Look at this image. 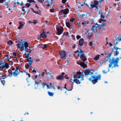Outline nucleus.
I'll use <instances>...</instances> for the list:
<instances>
[{
	"instance_id": "obj_3",
	"label": "nucleus",
	"mask_w": 121,
	"mask_h": 121,
	"mask_svg": "<svg viewBox=\"0 0 121 121\" xmlns=\"http://www.w3.org/2000/svg\"><path fill=\"white\" fill-rule=\"evenodd\" d=\"M101 77L100 74L97 76L93 75L91 76V77L89 78L88 80L92 82L93 84H95L98 82V80L101 79Z\"/></svg>"
},
{
	"instance_id": "obj_62",
	"label": "nucleus",
	"mask_w": 121,
	"mask_h": 121,
	"mask_svg": "<svg viewBox=\"0 0 121 121\" xmlns=\"http://www.w3.org/2000/svg\"><path fill=\"white\" fill-rule=\"evenodd\" d=\"M83 4H86L88 7H89L88 4H87V3H86V2H84L83 3Z\"/></svg>"
},
{
	"instance_id": "obj_63",
	"label": "nucleus",
	"mask_w": 121,
	"mask_h": 121,
	"mask_svg": "<svg viewBox=\"0 0 121 121\" xmlns=\"http://www.w3.org/2000/svg\"><path fill=\"white\" fill-rule=\"evenodd\" d=\"M103 73L104 74H106V73L107 72V71H106L105 70H103Z\"/></svg>"
},
{
	"instance_id": "obj_64",
	"label": "nucleus",
	"mask_w": 121,
	"mask_h": 121,
	"mask_svg": "<svg viewBox=\"0 0 121 121\" xmlns=\"http://www.w3.org/2000/svg\"><path fill=\"white\" fill-rule=\"evenodd\" d=\"M26 75H28V77L29 78V77H30V73H26Z\"/></svg>"
},
{
	"instance_id": "obj_5",
	"label": "nucleus",
	"mask_w": 121,
	"mask_h": 121,
	"mask_svg": "<svg viewBox=\"0 0 121 121\" xmlns=\"http://www.w3.org/2000/svg\"><path fill=\"white\" fill-rule=\"evenodd\" d=\"M26 43H28L26 42H24L22 40H19L18 41L17 44V48H20L22 50H24V47L25 46V44Z\"/></svg>"
},
{
	"instance_id": "obj_49",
	"label": "nucleus",
	"mask_w": 121,
	"mask_h": 121,
	"mask_svg": "<svg viewBox=\"0 0 121 121\" xmlns=\"http://www.w3.org/2000/svg\"><path fill=\"white\" fill-rule=\"evenodd\" d=\"M81 36L78 35H77L76 36L77 38L78 39H79L81 38Z\"/></svg>"
},
{
	"instance_id": "obj_59",
	"label": "nucleus",
	"mask_w": 121,
	"mask_h": 121,
	"mask_svg": "<svg viewBox=\"0 0 121 121\" xmlns=\"http://www.w3.org/2000/svg\"><path fill=\"white\" fill-rule=\"evenodd\" d=\"M6 0H0V3H3L4 1H5Z\"/></svg>"
},
{
	"instance_id": "obj_60",
	"label": "nucleus",
	"mask_w": 121,
	"mask_h": 121,
	"mask_svg": "<svg viewBox=\"0 0 121 121\" xmlns=\"http://www.w3.org/2000/svg\"><path fill=\"white\" fill-rule=\"evenodd\" d=\"M43 45V48H46L47 46V44H44Z\"/></svg>"
},
{
	"instance_id": "obj_50",
	"label": "nucleus",
	"mask_w": 121,
	"mask_h": 121,
	"mask_svg": "<svg viewBox=\"0 0 121 121\" xmlns=\"http://www.w3.org/2000/svg\"><path fill=\"white\" fill-rule=\"evenodd\" d=\"M75 19L74 18H72L70 20V22H73L75 20Z\"/></svg>"
},
{
	"instance_id": "obj_13",
	"label": "nucleus",
	"mask_w": 121,
	"mask_h": 121,
	"mask_svg": "<svg viewBox=\"0 0 121 121\" xmlns=\"http://www.w3.org/2000/svg\"><path fill=\"white\" fill-rule=\"evenodd\" d=\"M80 57L81 60L83 61H85L87 59L86 57L84 54H83Z\"/></svg>"
},
{
	"instance_id": "obj_19",
	"label": "nucleus",
	"mask_w": 121,
	"mask_h": 121,
	"mask_svg": "<svg viewBox=\"0 0 121 121\" xmlns=\"http://www.w3.org/2000/svg\"><path fill=\"white\" fill-rule=\"evenodd\" d=\"M4 57L3 58L4 60H5L7 59L9 61V60L10 58H9V55H4Z\"/></svg>"
},
{
	"instance_id": "obj_9",
	"label": "nucleus",
	"mask_w": 121,
	"mask_h": 121,
	"mask_svg": "<svg viewBox=\"0 0 121 121\" xmlns=\"http://www.w3.org/2000/svg\"><path fill=\"white\" fill-rule=\"evenodd\" d=\"M96 25H97L98 26V28L99 30H100L101 29V26H99V25L96 23L92 27V28L91 30L93 31L94 33H97V30L96 29Z\"/></svg>"
},
{
	"instance_id": "obj_2",
	"label": "nucleus",
	"mask_w": 121,
	"mask_h": 121,
	"mask_svg": "<svg viewBox=\"0 0 121 121\" xmlns=\"http://www.w3.org/2000/svg\"><path fill=\"white\" fill-rule=\"evenodd\" d=\"M94 72L93 69H87L82 72L78 71L77 72L76 74L77 75H79L78 77H80L81 79H79V80H80V82H81V81L84 80V77H86V78H87L88 75L93 74Z\"/></svg>"
},
{
	"instance_id": "obj_12",
	"label": "nucleus",
	"mask_w": 121,
	"mask_h": 121,
	"mask_svg": "<svg viewBox=\"0 0 121 121\" xmlns=\"http://www.w3.org/2000/svg\"><path fill=\"white\" fill-rule=\"evenodd\" d=\"M60 13H63L65 15H66L69 12V10L68 9L66 8L64 9H63L60 11Z\"/></svg>"
},
{
	"instance_id": "obj_44",
	"label": "nucleus",
	"mask_w": 121,
	"mask_h": 121,
	"mask_svg": "<svg viewBox=\"0 0 121 121\" xmlns=\"http://www.w3.org/2000/svg\"><path fill=\"white\" fill-rule=\"evenodd\" d=\"M31 5V4L30 3H26V7H30V5Z\"/></svg>"
},
{
	"instance_id": "obj_18",
	"label": "nucleus",
	"mask_w": 121,
	"mask_h": 121,
	"mask_svg": "<svg viewBox=\"0 0 121 121\" xmlns=\"http://www.w3.org/2000/svg\"><path fill=\"white\" fill-rule=\"evenodd\" d=\"M47 36L46 35L45 33L44 32H43L40 34V37L42 38H46Z\"/></svg>"
},
{
	"instance_id": "obj_17",
	"label": "nucleus",
	"mask_w": 121,
	"mask_h": 121,
	"mask_svg": "<svg viewBox=\"0 0 121 121\" xmlns=\"http://www.w3.org/2000/svg\"><path fill=\"white\" fill-rule=\"evenodd\" d=\"M19 26L18 27V28L20 29H22L23 26V24L22 23V22L21 21H19Z\"/></svg>"
},
{
	"instance_id": "obj_46",
	"label": "nucleus",
	"mask_w": 121,
	"mask_h": 121,
	"mask_svg": "<svg viewBox=\"0 0 121 121\" xmlns=\"http://www.w3.org/2000/svg\"><path fill=\"white\" fill-rule=\"evenodd\" d=\"M1 82L2 83L3 85H4V84L5 83V81L4 80H1Z\"/></svg>"
},
{
	"instance_id": "obj_43",
	"label": "nucleus",
	"mask_w": 121,
	"mask_h": 121,
	"mask_svg": "<svg viewBox=\"0 0 121 121\" xmlns=\"http://www.w3.org/2000/svg\"><path fill=\"white\" fill-rule=\"evenodd\" d=\"M115 49L116 50H117L118 49H119L120 50L121 49L120 48H118V47H114L112 49H113H113Z\"/></svg>"
},
{
	"instance_id": "obj_1",
	"label": "nucleus",
	"mask_w": 121,
	"mask_h": 121,
	"mask_svg": "<svg viewBox=\"0 0 121 121\" xmlns=\"http://www.w3.org/2000/svg\"><path fill=\"white\" fill-rule=\"evenodd\" d=\"M113 51L111 52L110 54H108L106 57L105 58L106 59L107 58V59L106 60V61H107L109 59V62L110 63L108 65V71H109V69L110 68L112 65V64H113L114 65L112 67V68H114L116 67H118L119 66L118 64V61L119 60V58L118 57L116 59H115L114 57H113L112 59H110V56L112 53Z\"/></svg>"
},
{
	"instance_id": "obj_21",
	"label": "nucleus",
	"mask_w": 121,
	"mask_h": 121,
	"mask_svg": "<svg viewBox=\"0 0 121 121\" xmlns=\"http://www.w3.org/2000/svg\"><path fill=\"white\" fill-rule=\"evenodd\" d=\"M89 23V22L88 21H85L84 22H83L82 23V25L85 26L86 24H88Z\"/></svg>"
},
{
	"instance_id": "obj_29",
	"label": "nucleus",
	"mask_w": 121,
	"mask_h": 121,
	"mask_svg": "<svg viewBox=\"0 0 121 121\" xmlns=\"http://www.w3.org/2000/svg\"><path fill=\"white\" fill-rule=\"evenodd\" d=\"M99 14H101L100 16V17L101 18H104V17L102 15H103V12H99Z\"/></svg>"
},
{
	"instance_id": "obj_39",
	"label": "nucleus",
	"mask_w": 121,
	"mask_h": 121,
	"mask_svg": "<svg viewBox=\"0 0 121 121\" xmlns=\"http://www.w3.org/2000/svg\"><path fill=\"white\" fill-rule=\"evenodd\" d=\"M24 55H25V58H28V57L29 56V55H30V54H29L28 53H27V54H26L25 53L24 54Z\"/></svg>"
},
{
	"instance_id": "obj_37",
	"label": "nucleus",
	"mask_w": 121,
	"mask_h": 121,
	"mask_svg": "<svg viewBox=\"0 0 121 121\" xmlns=\"http://www.w3.org/2000/svg\"><path fill=\"white\" fill-rule=\"evenodd\" d=\"M90 5H91V7L92 9H93L95 7V5L94 4H90Z\"/></svg>"
},
{
	"instance_id": "obj_55",
	"label": "nucleus",
	"mask_w": 121,
	"mask_h": 121,
	"mask_svg": "<svg viewBox=\"0 0 121 121\" xmlns=\"http://www.w3.org/2000/svg\"><path fill=\"white\" fill-rule=\"evenodd\" d=\"M93 45L92 42H90L89 43V45L90 46H92Z\"/></svg>"
},
{
	"instance_id": "obj_41",
	"label": "nucleus",
	"mask_w": 121,
	"mask_h": 121,
	"mask_svg": "<svg viewBox=\"0 0 121 121\" xmlns=\"http://www.w3.org/2000/svg\"><path fill=\"white\" fill-rule=\"evenodd\" d=\"M116 54L115 55H114V56H117L118 54H119V52L117 50H116Z\"/></svg>"
},
{
	"instance_id": "obj_25",
	"label": "nucleus",
	"mask_w": 121,
	"mask_h": 121,
	"mask_svg": "<svg viewBox=\"0 0 121 121\" xmlns=\"http://www.w3.org/2000/svg\"><path fill=\"white\" fill-rule=\"evenodd\" d=\"M17 72L16 70L15 71L13 72V75L14 77H16L18 75V74L19 73H16V72Z\"/></svg>"
},
{
	"instance_id": "obj_48",
	"label": "nucleus",
	"mask_w": 121,
	"mask_h": 121,
	"mask_svg": "<svg viewBox=\"0 0 121 121\" xmlns=\"http://www.w3.org/2000/svg\"><path fill=\"white\" fill-rule=\"evenodd\" d=\"M50 12L51 13H53L54 12L53 9H51L50 10Z\"/></svg>"
},
{
	"instance_id": "obj_10",
	"label": "nucleus",
	"mask_w": 121,
	"mask_h": 121,
	"mask_svg": "<svg viewBox=\"0 0 121 121\" xmlns=\"http://www.w3.org/2000/svg\"><path fill=\"white\" fill-rule=\"evenodd\" d=\"M46 1L48 2V4L46 5L44 4V5L49 7V6H51L52 7H53V6H54L52 0H46Z\"/></svg>"
},
{
	"instance_id": "obj_15",
	"label": "nucleus",
	"mask_w": 121,
	"mask_h": 121,
	"mask_svg": "<svg viewBox=\"0 0 121 121\" xmlns=\"http://www.w3.org/2000/svg\"><path fill=\"white\" fill-rule=\"evenodd\" d=\"M84 61L82 62L80 64V65L83 68H85L87 67V65H86L85 64Z\"/></svg>"
},
{
	"instance_id": "obj_30",
	"label": "nucleus",
	"mask_w": 121,
	"mask_h": 121,
	"mask_svg": "<svg viewBox=\"0 0 121 121\" xmlns=\"http://www.w3.org/2000/svg\"><path fill=\"white\" fill-rule=\"evenodd\" d=\"M45 73L46 74H51V73H52L51 72L50 70H48V72L47 71H45Z\"/></svg>"
},
{
	"instance_id": "obj_6",
	"label": "nucleus",
	"mask_w": 121,
	"mask_h": 121,
	"mask_svg": "<svg viewBox=\"0 0 121 121\" xmlns=\"http://www.w3.org/2000/svg\"><path fill=\"white\" fill-rule=\"evenodd\" d=\"M83 54H84L83 51L80 49L75 51L74 53L75 56L77 55L78 56H80Z\"/></svg>"
},
{
	"instance_id": "obj_16",
	"label": "nucleus",
	"mask_w": 121,
	"mask_h": 121,
	"mask_svg": "<svg viewBox=\"0 0 121 121\" xmlns=\"http://www.w3.org/2000/svg\"><path fill=\"white\" fill-rule=\"evenodd\" d=\"M64 78V76H62V75L58 76L56 77V79L59 80H61L63 79Z\"/></svg>"
},
{
	"instance_id": "obj_36",
	"label": "nucleus",
	"mask_w": 121,
	"mask_h": 121,
	"mask_svg": "<svg viewBox=\"0 0 121 121\" xmlns=\"http://www.w3.org/2000/svg\"><path fill=\"white\" fill-rule=\"evenodd\" d=\"M27 1L29 3H33V2L34 3H35V1H34L33 0H28Z\"/></svg>"
},
{
	"instance_id": "obj_52",
	"label": "nucleus",
	"mask_w": 121,
	"mask_h": 121,
	"mask_svg": "<svg viewBox=\"0 0 121 121\" xmlns=\"http://www.w3.org/2000/svg\"><path fill=\"white\" fill-rule=\"evenodd\" d=\"M17 54L16 53V52H14L13 54V55L14 56H17Z\"/></svg>"
},
{
	"instance_id": "obj_54",
	"label": "nucleus",
	"mask_w": 121,
	"mask_h": 121,
	"mask_svg": "<svg viewBox=\"0 0 121 121\" xmlns=\"http://www.w3.org/2000/svg\"><path fill=\"white\" fill-rule=\"evenodd\" d=\"M17 56H18L16 58L17 59H18L20 57H21V56H20V55L19 54H17Z\"/></svg>"
},
{
	"instance_id": "obj_51",
	"label": "nucleus",
	"mask_w": 121,
	"mask_h": 121,
	"mask_svg": "<svg viewBox=\"0 0 121 121\" xmlns=\"http://www.w3.org/2000/svg\"><path fill=\"white\" fill-rule=\"evenodd\" d=\"M30 67V66L28 64L27 65L26 67V69H27L28 68Z\"/></svg>"
},
{
	"instance_id": "obj_7",
	"label": "nucleus",
	"mask_w": 121,
	"mask_h": 121,
	"mask_svg": "<svg viewBox=\"0 0 121 121\" xmlns=\"http://www.w3.org/2000/svg\"><path fill=\"white\" fill-rule=\"evenodd\" d=\"M59 54L60 56V58L64 60L66 55V52L64 50H61L59 51Z\"/></svg>"
},
{
	"instance_id": "obj_20",
	"label": "nucleus",
	"mask_w": 121,
	"mask_h": 121,
	"mask_svg": "<svg viewBox=\"0 0 121 121\" xmlns=\"http://www.w3.org/2000/svg\"><path fill=\"white\" fill-rule=\"evenodd\" d=\"M26 60H27V61H28L29 62V64L30 65H31L32 63V60H29L28 58H27Z\"/></svg>"
},
{
	"instance_id": "obj_4",
	"label": "nucleus",
	"mask_w": 121,
	"mask_h": 121,
	"mask_svg": "<svg viewBox=\"0 0 121 121\" xmlns=\"http://www.w3.org/2000/svg\"><path fill=\"white\" fill-rule=\"evenodd\" d=\"M75 72L72 73L71 74V76L73 78H74L73 80V82H75L77 84H80L81 82H80V80H79V79H80V77H77V75L75 74Z\"/></svg>"
},
{
	"instance_id": "obj_14",
	"label": "nucleus",
	"mask_w": 121,
	"mask_h": 121,
	"mask_svg": "<svg viewBox=\"0 0 121 121\" xmlns=\"http://www.w3.org/2000/svg\"><path fill=\"white\" fill-rule=\"evenodd\" d=\"M84 40L82 38L79 41L78 44L80 46H81L83 44Z\"/></svg>"
},
{
	"instance_id": "obj_33",
	"label": "nucleus",
	"mask_w": 121,
	"mask_h": 121,
	"mask_svg": "<svg viewBox=\"0 0 121 121\" xmlns=\"http://www.w3.org/2000/svg\"><path fill=\"white\" fill-rule=\"evenodd\" d=\"M35 13L37 14H41V12L40 10H38L37 11L35 12Z\"/></svg>"
},
{
	"instance_id": "obj_38",
	"label": "nucleus",
	"mask_w": 121,
	"mask_h": 121,
	"mask_svg": "<svg viewBox=\"0 0 121 121\" xmlns=\"http://www.w3.org/2000/svg\"><path fill=\"white\" fill-rule=\"evenodd\" d=\"M64 35H65L66 36H68L69 35V33L68 32H65L64 33Z\"/></svg>"
},
{
	"instance_id": "obj_53",
	"label": "nucleus",
	"mask_w": 121,
	"mask_h": 121,
	"mask_svg": "<svg viewBox=\"0 0 121 121\" xmlns=\"http://www.w3.org/2000/svg\"><path fill=\"white\" fill-rule=\"evenodd\" d=\"M73 78H70V80L69 81V82H72V83L73 84L74 82H72L73 80Z\"/></svg>"
},
{
	"instance_id": "obj_11",
	"label": "nucleus",
	"mask_w": 121,
	"mask_h": 121,
	"mask_svg": "<svg viewBox=\"0 0 121 121\" xmlns=\"http://www.w3.org/2000/svg\"><path fill=\"white\" fill-rule=\"evenodd\" d=\"M1 68H8L9 67V63L5 62L3 63L2 62L1 65Z\"/></svg>"
},
{
	"instance_id": "obj_32",
	"label": "nucleus",
	"mask_w": 121,
	"mask_h": 121,
	"mask_svg": "<svg viewBox=\"0 0 121 121\" xmlns=\"http://www.w3.org/2000/svg\"><path fill=\"white\" fill-rule=\"evenodd\" d=\"M98 3L99 2L95 0L94 1V4L95 5H97L98 4Z\"/></svg>"
},
{
	"instance_id": "obj_22",
	"label": "nucleus",
	"mask_w": 121,
	"mask_h": 121,
	"mask_svg": "<svg viewBox=\"0 0 121 121\" xmlns=\"http://www.w3.org/2000/svg\"><path fill=\"white\" fill-rule=\"evenodd\" d=\"M48 94L49 96H53L54 94V93L50 92L49 91H48Z\"/></svg>"
},
{
	"instance_id": "obj_8",
	"label": "nucleus",
	"mask_w": 121,
	"mask_h": 121,
	"mask_svg": "<svg viewBox=\"0 0 121 121\" xmlns=\"http://www.w3.org/2000/svg\"><path fill=\"white\" fill-rule=\"evenodd\" d=\"M56 28L57 31V34L58 35H60L62 34L64 31V28L61 26H60V27H58L56 26Z\"/></svg>"
},
{
	"instance_id": "obj_57",
	"label": "nucleus",
	"mask_w": 121,
	"mask_h": 121,
	"mask_svg": "<svg viewBox=\"0 0 121 121\" xmlns=\"http://www.w3.org/2000/svg\"><path fill=\"white\" fill-rule=\"evenodd\" d=\"M94 21L93 20H91L89 23H90L91 24H93L94 23Z\"/></svg>"
},
{
	"instance_id": "obj_23",
	"label": "nucleus",
	"mask_w": 121,
	"mask_h": 121,
	"mask_svg": "<svg viewBox=\"0 0 121 121\" xmlns=\"http://www.w3.org/2000/svg\"><path fill=\"white\" fill-rule=\"evenodd\" d=\"M100 56H101L100 55H98L94 58V59L95 60H97L99 59Z\"/></svg>"
},
{
	"instance_id": "obj_26",
	"label": "nucleus",
	"mask_w": 121,
	"mask_h": 121,
	"mask_svg": "<svg viewBox=\"0 0 121 121\" xmlns=\"http://www.w3.org/2000/svg\"><path fill=\"white\" fill-rule=\"evenodd\" d=\"M66 25L67 27L69 28H70L71 27L70 23L69 22H68L66 23Z\"/></svg>"
},
{
	"instance_id": "obj_56",
	"label": "nucleus",
	"mask_w": 121,
	"mask_h": 121,
	"mask_svg": "<svg viewBox=\"0 0 121 121\" xmlns=\"http://www.w3.org/2000/svg\"><path fill=\"white\" fill-rule=\"evenodd\" d=\"M38 0L40 3H43L44 1V0Z\"/></svg>"
},
{
	"instance_id": "obj_58",
	"label": "nucleus",
	"mask_w": 121,
	"mask_h": 121,
	"mask_svg": "<svg viewBox=\"0 0 121 121\" xmlns=\"http://www.w3.org/2000/svg\"><path fill=\"white\" fill-rule=\"evenodd\" d=\"M66 1V0H62V2L63 4L65 3Z\"/></svg>"
},
{
	"instance_id": "obj_40",
	"label": "nucleus",
	"mask_w": 121,
	"mask_h": 121,
	"mask_svg": "<svg viewBox=\"0 0 121 121\" xmlns=\"http://www.w3.org/2000/svg\"><path fill=\"white\" fill-rule=\"evenodd\" d=\"M106 61V60H102L100 62V64L101 65H102L103 63L105 62V61Z\"/></svg>"
},
{
	"instance_id": "obj_35",
	"label": "nucleus",
	"mask_w": 121,
	"mask_h": 121,
	"mask_svg": "<svg viewBox=\"0 0 121 121\" xmlns=\"http://www.w3.org/2000/svg\"><path fill=\"white\" fill-rule=\"evenodd\" d=\"M41 80H40V82H39V81L36 82L35 81V85H38L39 84L40 82H41Z\"/></svg>"
},
{
	"instance_id": "obj_61",
	"label": "nucleus",
	"mask_w": 121,
	"mask_h": 121,
	"mask_svg": "<svg viewBox=\"0 0 121 121\" xmlns=\"http://www.w3.org/2000/svg\"><path fill=\"white\" fill-rule=\"evenodd\" d=\"M105 25H106L105 23H102L101 25V26H105Z\"/></svg>"
},
{
	"instance_id": "obj_47",
	"label": "nucleus",
	"mask_w": 121,
	"mask_h": 121,
	"mask_svg": "<svg viewBox=\"0 0 121 121\" xmlns=\"http://www.w3.org/2000/svg\"><path fill=\"white\" fill-rule=\"evenodd\" d=\"M39 46L40 47L43 48V45L42 43H40L39 44Z\"/></svg>"
},
{
	"instance_id": "obj_34",
	"label": "nucleus",
	"mask_w": 121,
	"mask_h": 121,
	"mask_svg": "<svg viewBox=\"0 0 121 121\" xmlns=\"http://www.w3.org/2000/svg\"><path fill=\"white\" fill-rule=\"evenodd\" d=\"M32 22L33 23H34V24L35 25L38 22L37 20H33V21Z\"/></svg>"
},
{
	"instance_id": "obj_31",
	"label": "nucleus",
	"mask_w": 121,
	"mask_h": 121,
	"mask_svg": "<svg viewBox=\"0 0 121 121\" xmlns=\"http://www.w3.org/2000/svg\"><path fill=\"white\" fill-rule=\"evenodd\" d=\"M42 85L43 86L42 87L43 88H44L45 86H46L47 84L46 82L42 83Z\"/></svg>"
},
{
	"instance_id": "obj_27",
	"label": "nucleus",
	"mask_w": 121,
	"mask_h": 121,
	"mask_svg": "<svg viewBox=\"0 0 121 121\" xmlns=\"http://www.w3.org/2000/svg\"><path fill=\"white\" fill-rule=\"evenodd\" d=\"M117 39H118L119 41H121V36H120L119 35L117 34Z\"/></svg>"
},
{
	"instance_id": "obj_24",
	"label": "nucleus",
	"mask_w": 121,
	"mask_h": 121,
	"mask_svg": "<svg viewBox=\"0 0 121 121\" xmlns=\"http://www.w3.org/2000/svg\"><path fill=\"white\" fill-rule=\"evenodd\" d=\"M7 43L8 44H9L10 45L13 44L14 43L13 41L11 40H9L7 42Z\"/></svg>"
},
{
	"instance_id": "obj_28",
	"label": "nucleus",
	"mask_w": 121,
	"mask_h": 121,
	"mask_svg": "<svg viewBox=\"0 0 121 121\" xmlns=\"http://www.w3.org/2000/svg\"><path fill=\"white\" fill-rule=\"evenodd\" d=\"M28 43H26V44H25V46L24 47H25V50L26 52H27L26 48H27L28 47Z\"/></svg>"
},
{
	"instance_id": "obj_45",
	"label": "nucleus",
	"mask_w": 121,
	"mask_h": 121,
	"mask_svg": "<svg viewBox=\"0 0 121 121\" xmlns=\"http://www.w3.org/2000/svg\"><path fill=\"white\" fill-rule=\"evenodd\" d=\"M65 78L66 79H69V78L68 77V75L67 74H65Z\"/></svg>"
},
{
	"instance_id": "obj_42",
	"label": "nucleus",
	"mask_w": 121,
	"mask_h": 121,
	"mask_svg": "<svg viewBox=\"0 0 121 121\" xmlns=\"http://www.w3.org/2000/svg\"><path fill=\"white\" fill-rule=\"evenodd\" d=\"M1 77V78H0V80H1L2 79H4L5 78H6V77L5 76H4L3 75H2Z\"/></svg>"
}]
</instances>
